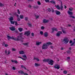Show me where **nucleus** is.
Segmentation results:
<instances>
[{"instance_id": "2eb2a0df", "label": "nucleus", "mask_w": 75, "mask_h": 75, "mask_svg": "<svg viewBox=\"0 0 75 75\" xmlns=\"http://www.w3.org/2000/svg\"><path fill=\"white\" fill-rule=\"evenodd\" d=\"M48 35V33H47V32H45L44 34V36L45 37H47Z\"/></svg>"}, {"instance_id": "79ce46f5", "label": "nucleus", "mask_w": 75, "mask_h": 75, "mask_svg": "<svg viewBox=\"0 0 75 75\" xmlns=\"http://www.w3.org/2000/svg\"><path fill=\"white\" fill-rule=\"evenodd\" d=\"M40 34H41V35H43L44 33H43V31H40Z\"/></svg>"}, {"instance_id": "9d476101", "label": "nucleus", "mask_w": 75, "mask_h": 75, "mask_svg": "<svg viewBox=\"0 0 75 75\" xmlns=\"http://www.w3.org/2000/svg\"><path fill=\"white\" fill-rule=\"evenodd\" d=\"M60 1L61 2V5L60 6V9L62 11L63 10V6H62V5H63V4H62V2L60 0Z\"/></svg>"}, {"instance_id": "f3484780", "label": "nucleus", "mask_w": 75, "mask_h": 75, "mask_svg": "<svg viewBox=\"0 0 75 75\" xmlns=\"http://www.w3.org/2000/svg\"><path fill=\"white\" fill-rule=\"evenodd\" d=\"M33 8H34V9H37V8H38V6L35 5V6H33Z\"/></svg>"}, {"instance_id": "e433bc0d", "label": "nucleus", "mask_w": 75, "mask_h": 75, "mask_svg": "<svg viewBox=\"0 0 75 75\" xmlns=\"http://www.w3.org/2000/svg\"><path fill=\"white\" fill-rule=\"evenodd\" d=\"M62 31L63 34H66L67 33V32L65 31L64 30V29H62Z\"/></svg>"}, {"instance_id": "0eeeda50", "label": "nucleus", "mask_w": 75, "mask_h": 75, "mask_svg": "<svg viewBox=\"0 0 75 75\" xmlns=\"http://www.w3.org/2000/svg\"><path fill=\"white\" fill-rule=\"evenodd\" d=\"M31 32H30V31H27L25 32L24 35H27V36H29L30 35V34Z\"/></svg>"}, {"instance_id": "f8f14e48", "label": "nucleus", "mask_w": 75, "mask_h": 75, "mask_svg": "<svg viewBox=\"0 0 75 75\" xmlns=\"http://www.w3.org/2000/svg\"><path fill=\"white\" fill-rule=\"evenodd\" d=\"M48 21H49V20L45 19H43V23H48Z\"/></svg>"}, {"instance_id": "aec40b11", "label": "nucleus", "mask_w": 75, "mask_h": 75, "mask_svg": "<svg viewBox=\"0 0 75 75\" xmlns=\"http://www.w3.org/2000/svg\"><path fill=\"white\" fill-rule=\"evenodd\" d=\"M55 7L56 8H57V9H58L59 10H60V7H59V5H57V6L56 5H55Z\"/></svg>"}, {"instance_id": "b1692460", "label": "nucleus", "mask_w": 75, "mask_h": 75, "mask_svg": "<svg viewBox=\"0 0 75 75\" xmlns=\"http://www.w3.org/2000/svg\"><path fill=\"white\" fill-rule=\"evenodd\" d=\"M21 68H24L25 69H27L26 68H25V67H24V65H21Z\"/></svg>"}, {"instance_id": "0e129e2a", "label": "nucleus", "mask_w": 75, "mask_h": 75, "mask_svg": "<svg viewBox=\"0 0 75 75\" xmlns=\"http://www.w3.org/2000/svg\"><path fill=\"white\" fill-rule=\"evenodd\" d=\"M50 48H52V49H53V48H54V47L53 46H51Z\"/></svg>"}, {"instance_id": "6e6552de", "label": "nucleus", "mask_w": 75, "mask_h": 75, "mask_svg": "<svg viewBox=\"0 0 75 75\" xmlns=\"http://www.w3.org/2000/svg\"><path fill=\"white\" fill-rule=\"evenodd\" d=\"M62 34V31H58L57 34V37H59V36H60V35Z\"/></svg>"}, {"instance_id": "680f3d73", "label": "nucleus", "mask_w": 75, "mask_h": 75, "mask_svg": "<svg viewBox=\"0 0 75 75\" xmlns=\"http://www.w3.org/2000/svg\"><path fill=\"white\" fill-rule=\"evenodd\" d=\"M72 40H70L69 41L70 44H71V43H72Z\"/></svg>"}, {"instance_id": "774afa93", "label": "nucleus", "mask_w": 75, "mask_h": 75, "mask_svg": "<svg viewBox=\"0 0 75 75\" xmlns=\"http://www.w3.org/2000/svg\"><path fill=\"white\" fill-rule=\"evenodd\" d=\"M24 74L25 75H28V74H27V73H24Z\"/></svg>"}, {"instance_id": "8fccbe9b", "label": "nucleus", "mask_w": 75, "mask_h": 75, "mask_svg": "<svg viewBox=\"0 0 75 75\" xmlns=\"http://www.w3.org/2000/svg\"><path fill=\"white\" fill-rule=\"evenodd\" d=\"M45 2H46V3H48V2H49V1H50V0H45Z\"/></svg>"}, {"instance_id": "7c9ffc66", "label": "nucleus", "mask_w": 75, "mask_h": 75, "mask_svg": "<svg viewBox=\"0 0 75 75\" xmlns=\"http://www.w3.org/2000/svg\"><path fill=\"white\" fill-rule=\"evenodd\" d=\"M34 59H36L37 61H40V59H38V57L35 58Z\"/></svg>"}, {"instance_id": "4468645a", "label": "nucleus", "mask_w": 75, "mask_h": 75, "mask_svg": "<svg viewBox=\"0 0 75 75\" xmlns=\"http://www.w3.org/2000/svg\"><path fill=\"white\" fill-rule=\"evenodd\" d=\"M52 33H54V31H58V30H57V28H52Z\"/></svg>"}, {"instance_id": "473e14b6", "label": "nucleus", "mask_w": 75, "mask_h": 75, "mask_svg": "<svg viewBox=\"0 0 75 75\" xmlns=\"http://www.w3.org/2000/svg\"><path fill=\"white\" fill-rule=\"evenodd\" d=\"M47 45V44L48 45H52V43L51 42H48L47 44H46Z\"/></svg>"}, {"instance_id": "cd10ccee", "label": "nucleus", "mask_w": 75, "mask_h": 75, "mask_svg": "<svg viewBox=\"0 0 75 75\" xmlns=\"http://www.w3.org/2000/svg\"><path fill=\"white\" fill-rule=\"evenodd\" d=\"M75 41H74V42H73V43L70 44V46H73L74 45V44H75Z\"/></svg>"}, {"instance_id": "f03ea898", "label": "nucleus", "mask_w": 75, "mask_h": 75, "mask_svg": "<svg viewBox=\"0 0 75 75\" xmlns=\"http://www.w3.org/2000/svg\"><path fill=\"white\" fill-rule=\"evenodd\" d=\"M21 35H19L17 36V38H15V40L17 41H21V40H23L24 38L22 37Z\"/></svg>"}, {"instance_id": "49530a36", "label": "nucleus", "mask_w": 75, "mask_h": 75, "mask_svg": "<svg viewBox=\"0 0 75 75\" xmlns=\"http://www.w3.org/2000/svg\"><path fill=\"white\" fill-rule=\"evenodd\" d=\"M17 11L18 14H20V11H19V9H18Z\"/></svg>"}, {"instance_id": "a211bd4d", "label": "nucleus", "mask_w": 75, "mask_h": 75, "mask_svg": "<svg viewBox=\"0 0 75 75\" xmlns=\"http://www.w3.org/2000/svg\"><path fill=\"white\" fill-rule=\"evenodd\" d=\"M68 13L69 14V15H71L73 14V12L71 11H68Z\"/></svg>"}, {"instance_id": "4c0bfd02", "label": "nucleus", "mask_w": 75, "mask_h": 75, "mask_svg": "<svg viewBox=\"0 0 75 75\" xmlns=\"http://www.w3.org/2000/svg\"><path fill=\"white\" fill-rule=\"evenodd\" d=\"M69 11H73V8H69Z\"/></svg>"}, {"instance_id": "c9c22d12", "label": "nucleus", "mask_w": 75, "mask_h": 75, "mask_svg": "<svg viewBox=\"0 0 75 75\" xmlns=\"http://www.w3.org/2000/svg\"><path fill=\"white\" fill-rule=\"evenodd\" d=\"M4 6V4L0 3V7H3Z\"/></svg>"}, {"instance_id": "bb28decb", "label": "nucleus", "mask_w": 75, "mask_h": 75, "mask_svg": "<svg viewBox=\"0 0 75 75\" xmlns=\"http://www.w3.org/2000/svg\"><path fill=\"white\" fill-rule=\"evenodd\" d=\"M28 27H32V25H31V24L28 23Z\"/></svg>"}, {"instance_id": "c03bdc74", "label": "nucleus", "mask_w": 75, "mask_h": 75, "mask_svg": "<svg viewBox=\"0 0 75 75\" xmlns=\"http://www.w3.org/2000/svg\"><path fill=\"white\" fill-rule=\"evenodd\" d=\"M12 51H16V50L15 48H12Z\"/></svg>"}, {"instance_id": "4be33fe9", "label": "nucleus", "mask_w": 75, "mask_h": 75, "mask_svg": "<svg viewBox=\"0 0 75 75\" xmlns=\"http://www.w3.org/2000/svg\"><path fill=\"white\" fill-rule=\"evenodd\" d=\"M20 54H24V52H23V51H21L19 52Z\"/></svg>"}, {"instance_id": "6ab92c4d", "label": "nucleus", "mask_w": 75, "mask_h": 75, "mask_svg": "<svg viewBox=\"0 0 75 75\" xmlns=\"http://www.w3.org/2000/svg\"><path fill=\"white\" fill-rule=\"evenodd\" d=\"M10 21H11L14 20V18L12 16H11L10 18L9 19Z\"/></svg>"}, {"instance_id": "f257e3e1", "label": "nucleus", "mask_w": 75, "mask_h": 75, "mask_svg": "<svg viewBox=\"0 0 75 75\" xmlns=\"http://www.w3.org/2000/svg\"><path fill=\"white\" fill-rule=\"evenodd\" d=\"M43 61L44 62H48L49 64V65H53L54 61L52 60H50L49 59H44L43 60Z\"/></svg>"}, {"instance_id": "2f4dec72", "label": "nucleus", "mask_w": 75, "mask_h": 75, "mask_svg": "<svg viewBox=\"0 0 75 75\" xmlns=\"http://www.w3.org/2000/svg\"><path fill=\"white\" fill-rule=\"evenodd\" d=\"M70 18H75V17L74 16H73L72 15H71L69 16Z\"/></svg>"}, {"instance_id": "e2e57ef3", "label": "nucleus", "mask_w": 75, "mask_h": 75, "mask_svg": "<svg viewBox=\"0 0 75 75\" xmlns=\"http://www.w3.org/2000/svg\"><path fill=\"white\" fill-rule=\"evenodd\" d=\"M35 17H36V18H39V16H37Z\"/></svg>"}, {"instance_id": "72a5a7b5", "label": "nucleus", "mask_w": 75, "mask_h": 75, "mask_svg": "<svg viewBox=\"0 0 75 75\" xmlns=\"http://www.w3.org/2000/svg\"><path fill=\"white\" fill-rule=\"evenodd\" d=\"M51 11H52V13H54L55 12V11H54V9L53 8H51Z\"/></svg>"}, {"instance_id": "c756f323", "label": "nucleus", "mask_w": 75, "mask_h": 75, "mask_svg": "<svg viewBox=\"0 0 75 75\" xmlns=\"http://www.w3.org/2000/svg\"><path fill=\"white\" fill-rule=\"evenodd\" d=\"M20 17L21 18V19H23V18H24V16H23V15H20Z\"/></svg>"}, {"instance_id": "5701e85b", "label": "nucleus", "mask_w": 75, "mask_h": 75, "mask_svg": "<svg viewBox=\"0 0 75 75\" xmlns=\"http://www.w3.org/2000/svg\"><path fill=\"white\" fill-rule=\"evenodd\" d=\"M50 2L52 4H55V2L54 1H50Z\"/></svg>"}, {"instance_id": "ddd939ff", "label": "nucleus", "mask_w": 75, "mask_h": 75, "mask_svg": "<svg viewBox=\"0 0 75 75\" xmlns=\"http://www.w3.org/2000/svg\"><path fill=\"white\" fill-rule=\"evenodd\" d=\"M18 73L19 74H22V75H24V72L21 70L18 71Z\"/></svg>"}, {"instance_id": "7ed1b4c3", "label": "nucleus", "mask_w": 75, "mask_h": 75, "mask_svg": "<svg viewBox=\"0 0 75 75\" xmlns=\"http://www.w3.org/2000/svg\"><path fill=\"white\" fill-rule=\"evenodd\" d=\"M48 46L47 44L44 43L42 46V50H46L48 48Z\"/></svg>"}, {"instance_id": "58836bf2", "label": "nucleus", "mask_w": 75, "mask_h": 75, "mask_svg": "<svg viewBox=\"0 0 75 75\" xmlns=\"http://www.w3.org/2000/svg\"><path fill=\"white\" fill-rule=\"evenodd\" d=\"M23 45H28V43H23L22 44Z\"/></svg>"}, {"instance_id": "c85d7f7f", "label": "nucleus", "mask_w": 75, "mask_h": 75, "mask_svg": "<svg viewBox=\"0 0 75 75\" xmlns=\"http://www.w3.org/2000/svg\"><path fill=\"white\" fill-rule=\"evenodd\" d=\"M22 57H23V58H25V59H27V56H26V55L25 54H24V55H23L22 56Z\"/></svg>"}, {"instance_id": "864d4df0", "label": "nucleus", "mask_w": 75, "mask_h": 75, "mask_svg": "<svg viewBox=\"0 0 75 75\" xmlns=\"http://www.w3.org/2000/svg\"><path fill=\"white\" fill-rule=\"evenodd\" d=\"M15 24L16 25H18L17 22V21H16L15 22Z\"/></svg>"}, {"instance_id": "39448f33", "label": "nucleus", "mask_w": 75, "mask_h": 75, "mask_svg": "<svg viewBox=\"0 0 75 75\" xmlns=\"http://www.w3.org/2000/svg\"><path fill=\"white\" fill-rule=\"evenodd\" d=\"M54 68L55 69H59L60 68V67H59V65L58 64H56L54 66Z\"/></svg>"}, {"instance_id": "423d86ee", "label": "nucleus", "mask_w": 75, "mask_h": 75, "mask_svg": "<svg viewBox=\"0 0 75 75\" xmlns=\"http://www.w3.org/2000/svg\"><path fill=\"white\" fill-rule=\"evenodd\" d=\"M7 39L9 41V40H10V39H11V40H15V38H13V37L10 36L8 35H7Z\"/></svg>"}, {"instance_id": "13d9d810", "label": "nucleus", "mask_w": 75, "mask_h": 75, "mask_svg": "<svg viewBox=\"0 0 75 75\" xmlns=\"http://www.w3.org/2000/svg\"><path fill=\"white\" fill-rule=\"evenodd\" d=\"M12 69H13V70H16V67H12Z\"/></svg>"}, {"instance_id": "9b49d317", "label": "nucleus", "mask_w": 75, "mask_h": 75, "mask_svg": "<svg viewBox=\"0 0 75 75\" xmlns=\"http://www.w3.org/2000/svg\"><path fill=\"white\" fill-rule=\"evenodd\" d=\"M55 12L57 15H59L61 14V12L57 10L55 11Z\"/></svg>"}, {"instance_id": "f704fd0d", "label": "nucleus", "mask_w": 75, "mask_h": 75, "mask_svg": "<svg viewBox=\"0 0 75 75\" xmlns=\"http://www.w3.org/2000/svg\"><path fill=\"white\" fill-rule=\"evenodd\" d=\"M63 73L64 74H67V71L66 70H64L63 71Z\"/></svg>"}, {"instance_id": "dca6fc26", "label": "nucleus", "mask_w": 75, "mask_h": 75, "mask_svg": "<svg viewBox=\"0 0 75 75\" xmlns=\"http://www.w3.org/2000/svg\"><path fill=\"white\" fill-rule=\"evenodd\" d=\"M11 62H14L15 64H18V62L16 60H11Z\"/></svg>"}, {"instance_id": "5fc2aeb1", "label": "nucleus", "mask_w": 75, "mask_h": 75, "mask_svg": "<svg viewBox=\"0 0 75 75\" xmlns=\"http://www.w3.org/2000/svg\"><path fill=\"white\" fill-rule=\"evenodd\" d=\"M19 35H21L22 37H23V33H20Z\"/></svg>"}, {"instance_id": "412c9836", "label": "nucleus", "mask_w": 75, "mask_h": 75, "mask_svg": "<svg viewBox=\"0 0 75 75\" xmlns=\"http://www.w3.org/2000/svg\"><path fill=\"white\" fill-rule=\"evenodd\" d=\"M35 66L36 67H40V64H38L37 63H35Z\"/></svg>"}, {"instance_id": "a18cd8bd", "label": "nucleus", "mask_w": 75, "mask_h": 75, "mask_svg": "<svg viewBox=\"0 0 75 75\" xmlns=\"http://www.w3.org/2000/svg\"><path fill=\"white\" fill-rule=\"evenodd\" d=\"M11 53V52H10V50H8V55H10Z\"/></svg>"}, {"instance_id": "ea45409f", "label": "nucleus", "mask_w": 75, "mask_h": 75, "mask_svg": "<svg viewBox=\"0 0 75 75\" xmlns=\"http://www.w3.org/2000/svg\"><path fill=\"white\" fill-rule=\"evenodd\" d=\"M67 54H70V53H71V51H68L67 52Z\"/></svg>"}, {"instance_id": "a19ab883", "label": "nucleus", "mask_w": 75, "mask_h": 75, "mask_svg": "<svg viewBox=\"0 0 75 75\" xmlns=\"http://www.w3.org/2000/svg\"><path fill=\"white\" fill-rule=\"evenodd\" d=\"M36 45H40V42H37Z\"/></svg>"}, {"instance_id": "20e7f679", "label": "nucleus", "mask_w": 75, "mask_h": 75, "mask_svg": "<svg viewBox=\"0 0 75 75\" xmlns=\"http://www.w3.org/2000/svg\"><path fill=\"white\" fill-rule=\"evenodd\" d=\"M62 42H64L65 44H67L69 42V40L67 38H64L62 41Z\"/></svg>"}, {"instance_id": "69168bd1", "label": "nucleus", "mask_w": 75, "mask_h": 75, "mask_svg": "<svg viewBox=\"0 0 75 75\" xmlns=\"http://www.w3.org/2000/svg\"><path fill=\"white\" fill-rule=\"evenodd\" d=\"M16 33H18V31L17 30H16L14 31Z\"/></svg>"}, {"instance_id": "09e8293b", "label": "nucleus", "mask_w": 75, "mask_h": 75, "mask_svg": "<svg viewBox=\"0 0 75 75\" xmlns=\"http://www.w3.org/2000/svg\"><path fill=\"white\" fill-rule=\"evenodd\" d=\"M8 44H5V47H8Z\"/></svg>"}, {"instance_id": "052dcab7", "label": "nucleus", "mask_w": 75, "mask_h": 75, "mask_svg": "<svg viewBox=\"0 0 75 75\" xmlns=\"http://www.w3.org/2000/svg\"><path fill=\"white\" fill-rule=\"evenodd\" d=\"M5 54H7V50H5Z\"/></svg>"}, {"instance_id": "3c124183", "label": "nucleus", "mask_w": 75, "mask_h": 75, "mask_svg": "<svg viewBox=\"0 0 75 75\" xmlns=\"http://www.w3.org/2000/svg\"><path fill=\"white\" fill-rule=\"evenodd\" d=\"M45 28H44V26H42L41 28V29L42 30H44Z\"/></svg>"}, {"instance_id": "bf43d9fd", "label": "nucleus", "mask_w": 75, "mask_h": 75, "mask_svg": "<svg viewBox=\"0 0 75 75\" xmlns=\"http://www.w3.org/2000/svg\"><path fill=\"white\" fill-rule=\"evenodd\" d=\"M31 35L32 36H33V37H34V33H31Z\"/></svg>"}, {"instance_id": "338daca9", "label": "nucleus", "mask_w": 75, "mask_h": 75, "mask_svg": "<svg viewBox=\"0 0 75 75\" xmlns=\"http://www.w3.org/2000/svg\"><path fill=\"white\" fill-rule=\"evenodd\" d=\"M67 59H70V57H67Z\"/></svg>"}, {"instance_id": "4d7b16f0", "label": "nucleus", "mask_w": 75, "mask_h": 75, "mask_svg": "<svg viewBox=\"0 0 75 75\" xmlns=\"http://www.w3.org/2000/svg\"><path fill=\"white\" fill-rule=\"evenodd\" d=\"M22 59H23V61H26V59H25V58H22Z\"/></svg>"}, {"instance_id": "a878e982", "label": "nucleus", "mask_w": 75, "mask_h": 75, "mask_svg": "<svg viewBox=\"0 0 75 75\" xmlns=\"http://www.w3.org/2000/svg\"><path fill=\"white\" fill-rule=\"evenodd\" d=\"M11 22V24H14V23H15V21H10Z\"/></svg>"}, {"instance_id": "37998d69", "label": "nucleus", "mask_w": 75, "mask_h": 75, "mask_svg": "<svg viewBox=\"0 0 75 75\" xmlns=\"http://www.w3.org/2000/svg\"><path fill=\"white\" fill-rule=\"evenodd\" d=\"M25 21H27L28 20V17H25Z\"/></svg>"}, {"instance_id": "de8ad7c7", "label": "nucleus", "mask_w": 75, "mask_h": 75, "mask_svg": "<svg viewBox=\"0 0 75 75\" xmlns=\"http://www.w3.org/2000/svg\"><path fill=\"white\" fill-rule=\"evenodd\" d=\"M38 5H41V3H40V1H38Z\"/></svg>"}, {"instance_id": "1a4fd4ad", "label": "nucleus", "mask_w": 75, "mask_h": 75, "mask_svg": "<svg viewBox=\"0 0 75 75\" xmlns=\"http://www.w3.org/2000/svg\"><path fill=\"white\" fill-rule=\"evenodd\" d=\"M9 28L11 31H15L16 30V28L14 27H10Z\"/></svg>"}, {"instance_id": "393cba45", "label": "nucleus", "mask_w": 75, "mask_h": 75, "mask_svg": "<svg viewBox=\"0 0 75 75\" xmlns=\"http://www.w3.org/2000/svg\"><path fill=\"white\" fill-rule=\"evenodd\" d=\"M18 30L20 32H21V31H23V28H19Z\"/></svg>"}, {"instance_id": "6e6d98bb", "label": "nucleus", "mask_w": 75, "mask_h": 75, "mask_svg": "<svg viewBox=\"0 0 75 75\" xmlns=\"http://www.w3.org/2000/svg\"><path fill=\"white\" fill-rule=\"evenodd\" d=\"M18 19H17V21H20V18H19V17H18Z\"/></svg>"}, {"instance_id": "603ef678", "label": "nucleus", "mask_w": 75, "mask_h": 75, "mask_svg": "<svg viewBox=\"0 0 75 75\" xmlns=\"http://www.w3.org/2000/svg\"><path fill=\"white\" fill-rule=\"evenodd\" d=\"M48 11L49 12H50V11H51V9H50V8H48Z\"/></svg>"}]
</instances>
